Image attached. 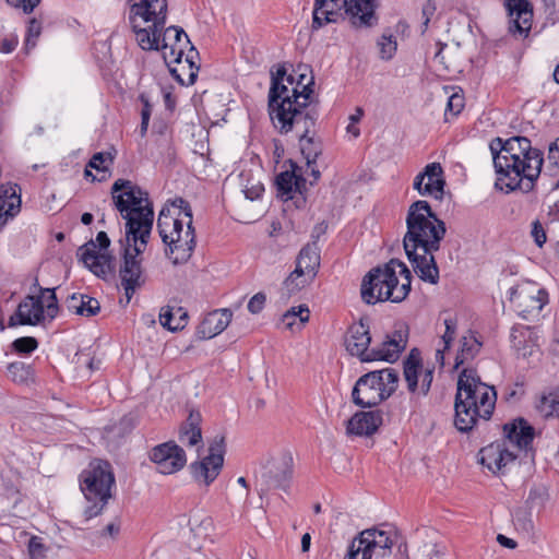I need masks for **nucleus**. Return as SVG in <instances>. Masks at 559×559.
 Returning a JSON list of instances; mask_svg holds the SVG:
<instances>
[{
  "mask_svg": "<svg viewBox=\"0 0 559 559\" xmlns=\"http://www.w3.org/2000/svg\"><path fill=\"white\" fill-rule=\"evenodd\" d=\"M407 230L403 246L408 261L418 277L429 284L439 282V267L435 252L440 249L447 228L427 201L411 204L406 216Z\"/></svg>",
  "mask_w": 559,
  "mask_h": 559,
  "instance_id": "obj_1",
  "label": "nucleus"
},
{
  "mask_svg": "<svg viewBox=\"0 0 559 559\" xmlns=\"http://www.w3.org/2000/svg\"><path fill=\"white\" fill-rule=\"evenodd\" d=\"M489 148L497 175L495 187L498 190L506 193L521 190L527 193L534 189L544 165V153L533 147L528 138H495Z\"/></svg>",
  "mask_w": 559,
  "mask_h": 559,
  "instance_id": "obj_2",
  "label": "nucleus"
},
{
  "mask_svg": "<svg viewBox=\"0 0 559 559\" xmlns=\"http://www.w3.org/2000/svg\"><path fill=\"white\" fill-rule=\"evenodd\" d=\"M111 198L115 207L127 221V246H140L144 250L154 222L148 193L130 180L118 179L111 187Z\"/></svg>",
  "mask_w": 559,
  "mask_h": 559,
  "instance_id": "obj_3",
  "label": "nucleus"
},
{
  "mask_svg": "<svg viewBox=\"0 0 559 559\" xmlns=\"http://www.w3.org/2000/svg\"><path fill=\"white\" fill-rule=\"evenodd\" d=\"M496 401L493 386L481 382L475 369L464 368L457 379L454 426L461 432H469L479 420L490 419Z\"/></svg>",
  "mask_w": 559,
  "mask_h": 559,
  "instance_id": "obj_4",
  "label": "nucleus"
},
{
  "mask_svg": "<svg viewBox=\"0 0 559 559\" xmlns=\"http://www.w3.org/2000/svg\"><path fill=\"white\" fill-rule=\"evenodd\" d=\"M313 78L298 90V85L288 88L285 84L278 83L275 93L272 86L269 92V109L271 119L282 133H288L300 123L305 129L313 128L319 117L318 106L312 104Z\"/></svg>",
  "mask_w": 559,
  "mask_h": 559,
  "instance_id": "obj_5",
  "label": "nucleus"
},
{
  "mask_svg": "<svg viewBox=\"0 0 559 559\" xmlns=\"http://www.w3.org/2000/svg\"><path fill=\"white\" fill-rule=\"evenodd\" d=\"M157 230L165 243V253L174 264L186 263L195 248L192 210L188 201L176 198L163 206L157 218Z\"/></svg>",
  "mask_w": 559,
  "mask_h": 559,
  "instance_id": "obj_6",
  "label": "nucleus"
},
{
  "mask_svg": "<svg viewBox=\"0 0 559 559\" xmlns=\"http://www.w3.org/2000/svg\"><path fill=\"white\" fill-rule=\"evenodd\" d=\"M412 274L406 264L391 259L371 269L362 278L360 295L368 305L379 301L402 302L411 292Z\"/></svg>",
  "mask_w": 559,
  "mask_h": 559,
  "instance_id": "obj_7",
  "label": "nucleus"
},
{
  "mask_svg": "<svg viewBox=\"0 0 559 559\" xmlns=\"http://www.w3.org/2000/svg\"><path fill=\"white\" fill-rule=\"evenodd\" d=\"M379 0H314L311 29L318 31L345 16L355 28H370L378 24L376 13Z\"/></svg>",
  "mask_w": 559,
  "mask_h": 559,
  "instance_id": "obj_8",
  "label": "nucleus"
},
{
  "mask_svg": "<svg viewBox=\"0 0 559 559\" xmlns=\"http://www.w3.org/2000/svg\"><path fill=\"white\" fill-rule=\"evenodd\" d=\"M167 0H139L130 8V24L135 40L143 50L158 48V39L166 24Z\"/></svg>",
  "mask_w": 559,
  "mask_h": 559,
  "instance_id": "obj_9",
  "label": "nucleus"
},
{
  "mask_svg": "<svg viewBox=\"0 0 559 559\" xmlns=\"http://www.w3.org/2000/svg\"><path fill=\"white\" fill-rule=\"evenodd\" d=\"M399 380V372L393 368L370 371L356 381L353 402L362 408L377 406L396 391Z\"/></svg>",
  "mask_w": 559,
  "mask_h": 559,
  "instance_id": "obj_10",
  "label": "nucleus"
},
{
  "mask_svg": "<svg viewBox=\"0 0 559 559\" xmlns=\"http://www.w3.org/2000/svg\"><path fill=\"white\" fill-rule=\"evenodd\" d=\"M393 540L377 527L360 532L349 544L345 559H382L390 556Z\"/></svg>",
  "mask_w": 559,
  "mask_h": 559,
  "instance_id": "obj_11",
  "label": "nucleus"
},
{
  "mask_svg": "<svg viewBox=\"0 0 559 559\" xmlns=\"http://www.w3.org/2000/svg\"><path fill=\"white\" fill-rule=\"evenodd\" d=\"M115 477L110 465L102 460L92 461L80 475V486L85 498L90 501L107 503Z\"/></svg>",
  "mask_w": 559,
  "mask_h": 559,
  "instance_id": "obj_12",
  "label": "nucleus"
},
{
  "mask_svg": "<svg viewBox=\"0 0 559 559\" xmlns=\"http://www.w3.org/2000/svg\"><path fill=\"white\" fill-rule=\"evenodd\" d=\"M225 438L215 437L210 443L209 454L190 464V472L195 481L211 485L219 475L224 464Z\"/></svg>",
  "mask_w": 559,
  "mask_h": 559,
  "instance_id": "obj_13",
  "label": "nucleus"
},
{
  "mask_svg": "<svg viewBox=\"0 0 559 559\" xmlns=\"http://www.w3.org/2000/svg\"><path fill=\"white\" fill-rule=\"evenodd\" d=\"M97 245L100 250H106L110 246V239L105 231L97 234L96 242L91 240L80 248L81 260L95 275L105 277L114 271V257L109 253L98 252Z\"/></svg>",
  "mask_w": 559,
  "mask_h": 559,
  "instance_id": "obj_14",
  "label": "nucleus"
},
{
  "mask_svg": "<svg viewBox=\"0 0 559 559\" xmlns=\"http://www.w3.org/2000/svg\"><path fill=\"white\" fill-rule=\"evenodd\" d=\"M143 249L140 246H126L123 249V263L120 266L119 276L121 286L124 289L127 302H130L133 294L144 284L142 276V254Z\"/></svg>",
  "mask_w": 559,
  "mask_h": 559,
  "instance_id": "obj_15",
  "label": "nucleus"
},
{
  "mask_svg": "<svg viewBox=\"0 0 559 559\" xmlns=\"http://www.w3.org/2000/svg\"><path fill=\"white\" fill-rule=\"evenodd\" d=\"M403 374L411 393L418 392L424 396L429 393L433 380V368H427L423 371V359L418 348L411 349L408 356L404 359Z\"/></svg>",
  "mask_w": 559,
  "mask_h": 559,
  "instance_id": "obj_16",
  "label": "nucleus"
},
{
  "mask_svg": "<svg viewBox=\"0 0 559 559\" xmlns=\"http://www.w3.org/2000/svg\"><path fill=\"white\" fill-rule=\"evenodd\" d=\"M292 169L280 173L275 179L277 195L284 201H292L296 209L305 207L307 203L306 197V179L297 174L298 166L290 163Z\"/></svg>",
  "mask_w": 559,
  "mask_h": 559,
  "instance_id": "obj_17",
  "label": "nucleus"
},
{
  "mask_svg": "<svg viewBox=\"0 0 559 559\" xmlns=\"http://www.w3.org/2000/svg\"><path fill=\"white\" fill-rule=\"evenodd\" d=\"M148 456L156 464L157 472L164 475L177 473L187 463L185 450L174 441L155 445Z\"/></svg>",
  "mask_w": 559,
  "mask_h": 559,
  "instance_id": "obj_18",
  "label": "nucleus"
},
{
  "mask_svg": "<svg viewBox=\"0 0 559 559\" xmlns=\"http://www.w3.org/2000/svg\"><path fill=\"white\" fill-rule=\"evenodd\" d=\"M190 39L183 28L179 26L165 27L158 39V48L162 50L163 59L169 67L171 63H179L185 53V49L190 45Z\"/></svg>",
  "mask_w": 559,
  "mask_h": 559,
  "instance_id": "obj_19",
  "label": "nucleus"
},
{
  "mask_svg": "<svg viewBox=\"0 0 559 559\" xmlns=\"http://www.w3.org/2000/svg\"><path fill=\"white\" fill-rule=\"evenodd\" d=\"M509 16V33L519 39L528 36L533 23V5L528 0H504Z\"/></svg>",
  "mask_w": 559,
  "mask_h": 559,
  "instance_id": "obj_20",
  "label": "nucleus"
},
{
  "mask_svg": "<svg viewBox=\"0 0 559 559\" xmlns=\"http://www.w3.org/2000/svg\"><path fill=\"white\" fill-rule=\"evenodd\" d=\"M509 16V33L519 39L528 36L533 23V5L528 0H504Z\"/></svg>",
  "mask_w": 559,
  "mask_h": 559,
  "instance_id": "obj_21",
  "label": "nucleus"
},
{
  "mask_svg": "<svg viewBox=\"0 0 559 559\" xmlns=\"http://www.w3.org/2000/svg\"><path fill=\"white\" fill-rule=\"evenodd\" d=\"M371 336L369 325L360 320L358 323L352 324L345 336V348L352 355L356 356L362 362L371 361Z\"/></svg>",
  "mask_w": 559,
  "mask_h": 559,
  "instance_id": "obj_22",
  "label": "nucleus"
},
{
  "mask_svg": "<svg viewBox=\"0 0 559 559\" xmlns=\"http://www.w3.org/2000/svg\"><path fill=\"white\" fill-rule=\"evenodd\" d=\"M510 300L516 302L523 318H526L528 314H538L542 311L544 306L548 304V293L544 288L538 287H531L520 292L512 287L510 288Z\"/></svg>",
  "mask_w": 559,
  "mask_h": 559,
  "instance_id": "obj_23",
  "label": "nucleus"
},
{
  "mask_svg": "<svg viewBox=\"0 0 559 559\" xmlns=\"http://www.w3.org/2000/svg\"><path fill=\"white\" fill-rule=\"evenodd\" d=\"M44 304L41 297L26 296L17 306L13 316L9 319V325H35L44 319Z\"/></svg>",
  "mask_w": 559,
  "mask_h": 559,
  "instance_id": "obj_24",
  "label": "nucleus"
},
{
  "mask_svg": "<svg viewBox=\"0 0 559 559\" xmlns=\"http://www.w3.org/2000/svg\"><path fill=\"white\" fill-rule=\"evenodd\" d=\"M515 459L516 455L501 442H492L479 451V463L493 474L504 473L508 464L514 462Z\"/></svg>",
  "mask_w": 559,
  "mask_h": 559,
  "instance_id": "obj_25",
  "label": "nucleus"
},
{
  "mask_svg": "<svg viewBox=\"0 0 559 559\" xmlns=\"http://www.w3.org/2000/svg\"><path fill=\"white\" fill-rule=\"evenodd\" d=\"M407 343V334L403 330H397L392 335H386L385 340L379 346L371 348V361L384 360L394 362Z\"/></svg>",
  "mask_w": 559,
  "mask_h": 559,
  "instance_id": "obj_26",
  "label": "nucleus"
},
{
  "mask_svg": "<svg viewBox=\"0 0 559 559\" xmlns=\"http://www.w3.org/2000/svg\"><path fill=\"white\" fill-rule=\"evenodd\" d=\"M382 424V414L379 411L357 412L347 421V435L371 436Z\"/></svg>",
  "mask_w": 559,
  "mask_h": 559,
  "instance_id": "obj_27",
  "label": "nucleus"
},
{
  "mask_svg": "<svg viewBox=\"0 0 559 559\" xmlns=\"http://www.w3.org/2000/svg\"><path fill=\"white\" fill-rule=\"evenodd\" d=\"M503 431L511 443H514L520 450L525 451L531 447L535 436L534 428L521 417L511 423H507L503 426Z\"/></svg>",
  "mask_w": 559,
  "mask_h": 559,
  "instance_id": "obj_28",
  "label": "nucleus"
},
{
  "mask_svg": "<svg viewBox=\"0 0 559 559\" xmlns=\"http://www.w3.org/2000/svg\"><path fill=\"white\" fill-rule=\"evenodd\" d=\"M17 185L7 183L0 186V227L5 225L21 210V195Z\"/></svg>",
  "mask_w": 559,
  "mask_h": 559,
  "instance_id": "obj_29",
  "label": "nucleus"
},
{
  "mask_svg": "<svg viewBox=\"0 0 559 559\" xmlns=\"http://www.w3.org/2000/svg\"><path fill=\"white\" fill-rule=\"evenodd\" d=\"M233 312L229 309H219L209 313L201 322L198 333L202 338H212L222 333L230 323Z\"/></svg>",
  "mask_w": 559,
  "mask_h": 559,
  "instance_id": "obj_30",
  "label": "nucleus"
},
{
  "mask_svg": "<svg viewBox=\"0 0 559 559\" xmlns=\"http://www.w3.org/2000/svg\"><path fill=\"white\" fill-rule=\"evenodd\" d=\"M202 416L199 411L191 409L187 419L180 425L178 439L188 447L202 444Z\"/></svg>",
  "mask_w": 559,
  "mask_h": 559,
  "instance_id": "obj_31",
  "label": "nucleus"
},
{
  "mask_svg": "<svg viewBox=\"0 0 559 559\" xmlns=\"http://www.w3.org/2000/svg\"><path fill=\"white\" fill-rule=\"evenodd\" d=\"M270 487L286 490L293 478V457L285 456L264 474Z\"/></svg>",
  "mask_w": 559,
  "mask_h": 559,
  "instance_id": "obj_32",
  "label": "nucleus"
},
{
  "mask_svg": "<svg viewBox=\"0 0 559 559\" xmlns=\"http://www.w3.org/2000/svg\"><path fill=\"white\" fill-rule=\"evenodd\" d=\"M425 179L424 193L433 197L436 200H442L444 193L445 181L443 178V169L439 163H430L424 168Z\"/></svg>",
  "mask_w": 559,
  "mask_h": 559,
  "instance_id": "obj_33",
  "label": "nucleus"
},
{
  "mask_svg": "<svg viewBox=\"0 0 559 559\" xmlns=\"http://www.w3.org/2000/svg\"><path fill=\"white\" fill-rule=\"evenodd\" d=\"M320 267V250L317 242L304 246L296 259V270L306 271L317 276Z\"/></svg>",
  "mask_w": 559,
  "mask_h": 559,
  "instance_id": "obj_34",
  "label": "nucleus"
},
{
  "mask_svg": "<svg viewBox=\"0 0 559 559\" xmlns=\"http://www.w3.org/2000/svg\"><path fill=\"white\" fill-rule=\"evenodd\" d=\"M295 129L299 134L301 153L307 160L308 167H310L316 164L318 156L321 154L320 144L314 142L313 136H309V133L314 129V127L308 128L306 131L305 124L300 123V126Z\"/></svg>",
  "mask_w": 559,
  "mask_h": 559,
  "instance_id": "obj_35",
  "label": "nucleus"
},
{
  "mask_svg": "<svg viewBox=\"0 0 559 559\" xmlns=\"http://www.w3.org/2000/svg\"><path fill=\"white\" fill-rule=\"evenodd\" d=\"M314 278L316 275L311 273L307 274L306 271L300 272V270L295 269L283 283V290H285L284 295L286 297H290L292 295L297 294L305 287L309 286Z\"/></svg>",
  "mask_w": 559,
  "mask_h": 559,
  "instance_id": "obj_36",
  "label": "nucleus"
},
{
  "mask_svg": "<svg viewBox=\"0 0 559 559\" xmlns=\"http://www.w3.org/2000/svg\"><path fill=\"white\" fill-rule=\"evenodd\" d=\"M480 347L481 343L474 335L462 337L461 350L455 357L454 368H459L465 361L474 359V357L479 353Z\"/></svg>",
  "mask_w": 559,
  "mask_h": 559,
  "instance_id": "obj_37",
  "label": "nucleus"
},
{
  "mask_svg": "<svg viewBox=\"0 0 559 559\" xmlns=\"http://www.w3.org/2000/svg\"><path fill=\"white\" fill-rule=\"evenodd\" d=\"M310 310L306 305H300L298 307H292L282 316V324L285 329L293 330L295 325H297V320H299V326L304 325L309 321Z\"/></svg>",
  "mask_w": 559,
  "mask_h": 559,
  "instance_id": "obj_38",
  "label": "nucleus"
},
{
  "mask_svg": "<svg viewBox=\"0 0 559 559\" xmlns=\"http://www.w3.org/2000/svg\"><path fill=\"white\" fill-rule=\"evenodd\" d=\"M178 313L180 314V320H178L175 324L173 323L175 312L174 309L170 307H167V309H163L159 313V322L160 324L168 329L169 331H178L185 328L188 319V313L183 311L182 308L177 309Z\"/></svg>",
  "mask_w": 559,
  "mask_h": 559,
  "instance_id": "obj_39",
  "label": "nucleus"
},
{
  "mask_svg": "<svg viewBox=\"0 0 559 559\" xmlns=\"http://www.w3.org/2000/svg\"><path fill=\"white\" fill-rule=\"evenodd\" d=\"M444 326L445 331L442 334L441 338L444 344L443 349H437L436 358L437 360H440L441 364H443V353L444 350L449 349L451 346V343L455 338L456 335V329H457V321L453 317H449L444 319Z\"/></svg>",
  "mask_w": 559,
  "mask_h": 559,
  "instance_id": "obj_40",
  "label": "nucleus"
},
{
  "mask_svg": "<svg viewBox=\"0 0 559 559\" xmlns=\"http://www.w3.org/2000/svg\"><path fill=\"white\" fill-rule=\"evenodd\" d=\"M8 376L17 383H26L33 378V369L22 361H14L8 366Z\"/></svg>",
  "mask_w": 559,
  "mask_h": 559,
  "instance_id": "obj_41",
  "label": "nucleus"
},
{
  "mask_svg": "<svg viewBox=\"0 0 559 559\" xmlns=\"http://www.w3.org/2000/svg\"><path fill=\"white\" fill-rule=\"evenodd\" d=\"M538 409L545 418L559 417V395L550 393L547 396H543Z\"/></svg>",
  "mask_w": 559,
  "mask_h": 559,
  "instance_id": "obj_42",
  "label": "nucleus"
},
{
  "mask_svg": "<svg viewBox=\"0 0 559 559\" xmlns=\"http://www.w3.org/2000/svg\"><path fill=\"white\" fill-rule=\"evenodd\" d=\"M415 559H444V547L437 543H425L417 549Z\"/></svg>",
  "mask_w": 559,
  "mask_h": 559,
  "instance_id": "obj_43",
  "label": "nucleus"
},
{
  "mask_svg": "<svg viewBox=\"0 0 559 559\" xmlns=\"http://www.w3.org/2000/svg\"><path fill=\"white\" fill-rule=\"evenodd\" d=\"M108 160L112 162V156L110 153L99 152L94 154L85 168V177H92V180H95V176L88 170V167L104 171L107 170V166L105 164Z\"/></svg>",
  "mask_w": 559,
  "mask_h": 559,
  "instance_id": "obj_44",
  "label": "nucleus"
},
{
  "mask_svg": "<svg viewBox=\"0 0 559 559\" xmlns=\"http://www.w3.org/2000/svg\"><path fill=\"white\" fill-rule=\"evenodd\" d=\"M378 47L380 49V58L382 60H390L396 52L397 44L393 35L383 34L378 40Z\"/></svg>",
  "mask_w": 559,
  "mask_h": 559,
  "instance_id": "obj_45",
  "label": "nucleus"
},
{
  "mask_svg": "<svg viewBox=\"0 0 559 559\" xmlns=\"http://www.w3.org/2000/svg\"><path fill=\"white\" fill-rule=\"evenodd\" d=\"M38 346V342L35 337L32 336H24L16 338L12 343V347L16 353L21 354H29L34 352Z\"/></svg>",
  "mask_w": 559,
  "mask_h": 559,
  "instance_id": "obj_46",
  "label": "nucleus"
},
{
  "mask_svg": "<svg viewBox=\"0 0 559 559\" xmlns=\"http://www.w3.org/2000/svg\"><path fill=\"white\" fill-rule=\"evenodd\" d=\"M242 191L247 199L254 201L262 195L264 186L259 180L248 179L247 183L243 186Z\"/></svg>",
  "mask_w": 559,
  "mask_h": 559,
  "instance_id": "obj_47",
  "label": "nucleus"
},
{
  "mask_svg": "<svg viewBox=\"0 0 559 559\" xmlns=\"http://www.w3.org/2000/svg\"><path fill=\"white\" fill-rule=\"evenodd\" d=\"M82 304H83L82 312L80 313V316L93 317V316H96L100 311V304L94 297L84 295Z\"/></svg>",
  "mask_w": 559,
  "mask_h": 559,
  "instance_id": "obj_48",
  "label": "nucleus"
},
{
  "mask_svg": "<svg viewBox=\"0 0 559 559\" xmlns=\"http://www.w3.org/2000/svg\"><path fill=\"white\" fill-rule=\"evenodd\" d=\"M41 32V24L36 19H32L27 26V36L25 40V46L35 47L36 39L39 37Z\"/></svg>",
  "mask_w": 559,
  "mask_h": 559,
  "instance_id": "obj_49",
  "label": "nucleus"
},
{
  "mask_svg": "<svg viewBox=\"0 0 559 559\" xmlns=\"http://www.w3.org/2000/svg\"><path fill=\"white\" fill-rule=\"evenodd\" d=\"M41 294L48 293V300L46 305V313L50 319H55L58 314V300L55 293V288H41Z\"/></svg>",
  "mask_w": 559,
  "mask_h": 559,
  "instance_id": "obj_50",
  "label": "nucleus"
},
{
  "mask_svg": "<svg viewBox=\"0 0 559 559\" xmlns=\"http://www.w3.org/2000/svg\"><path fill=\"white\" fill-rule=\"evenodd\" d=\"M464 107V98L459 94H453L448 98L445 116L451 114L457 116Z\"/></svg>",
  "mask_w": 559,
  "mask_h": 559,
  "instance_id": "obj_51",
  "label": "nucleus"
},
{
  "mask_svg": "<svg viewBox=\"0 0 559 559\" xmlns=\"http://www.w3.org/2000/svg\"><path fill=\"white\" fill-rule=\"evenodd\" d=\"M547 169L559 170V136L549 145Z\"/></svg>",
  "mask_w": 559,
  "mask_h": 559,
  "instance_id": "obj_52",
  "label": "nucleus"
},
{
  "mask_svg": "<svg viewBox=\"0 0 559 559\" xmlns=\"http://www.w3.org/2000/svg\"><path fill=\"white\" fill-rule=\"evenodd\" d=\"M531 236L539 248H542L547 240L546 230L538 219L532 223Z\"/></svg>",
  "mask_w": 559,
  "mask_h": 559,
  "instance_id": "obj_53",
  "label": "nucleus"
},
{
  "mask_svg": "<svg viewBox=\"0 0 559 559\" xmlns=\"http://www.w3.org/2000/svg\"><path fill=\"white\" fill-rule=\"evenodd\" d=\"M45 547L41 539L37 536H32L28 540V552L32 559H40L44 557Z\"/></svg>",
  "mask_w": 559,
  "mask_h": 559,
  "instance_id": "obj_54",
  "label": "nucleus"
},
{
  "mask_svg": "<svg viewBox=\"0 0 559 559\" xmlns=\"http://www.w3.org/2000/svg\"><path fill=\"white\" fill-rule=\"evenodd\" d=\"M84 298V294H72L66 299V307L67 309L75 314H79L82 312V300Z\"/></svg>",
  "mask_w": 559,
  "mask_h": 559,
  "instance_id": "obj_55",
  "label": "nucleus"
},
{
  "mask_svg": "<svg viewBox=\"0 0 559 559\" xmlns=\"http://www.w3.org/2000/svg\"><path fill=\"white\" fill-rule=\"evenodd\" d=\"M266 301V296L263 293H257L251 297V299L248 302V310L253 313H260L262 309L264 308Z\"/></svg>",
  "mask_w": 559,
  "mask_h": 559,
  "instance_id": "obj_56",
  "label": "nucleus"
},
{
  "mask_svg": "<svg viewBox=\"0 0 559 559\" xmlns=\"http://www.w3.org/2000/svg\"><path fill=\"white\" fill-rule=\"evenodd\" d=\"M436 12V5L431 0H426L423 4L421 15H423V33L427 31L428 24L430 22L431 16Z\"/></svg>",
  "mask_w": 559,
  "mask_h": 559,
  "instance_id": "obj_57",
  "label": "nucleus"
},
{
  "mask_svg": "<svg viewBox=\"0 0 559 559\" xmlns=\"http://www.w3.org/2000/svg\"><path fill=\"white\" fill-rule=\"evenodd\" d=\"M8 3L15 8H21L24 13H32L39 4L40 0H7Z\"/></svg>",
  "mask_w": 559,
  "mask_h": 559,
  "instance_id": "obj_58",
  "label": "nucleus"
},
{
  "mask_svg": "<svg viewBox=\"0 0 559 559\" xmlns=\"http://www.w3.org/2000/svg\"><path fill=\"white\" fill-rule=\"evenodd\" d=\"M286 69L284 66H280L275 73H272V92L275 93V91L278 88V83H282L286 76Z\"/></svg>",
  "mask_w": 559,
  "mask_h": 559,
  "instance_id": "obj_59",
  "label": "nucleus"
},
{
  "mask_svg": "<svg viewBox=\"0 0 559 559\" xmlns=\"http://www.w3.org/2000/svg\"><path fill=\"white\" fill-rule=\"evenodd\" d=\"M16 45V39L4 38L0 44V50L4 53H10L15 49Z\"/></svg>",
  "mask_w": 559,
  "mask_h": 559,
  "instance_id": "obj_60",
  "label": "nucleus"
},
{
  "mask_svg": "<svg viewBox=\"0 0 559 559\" xmlns=\"http://www.w3.org/2000/svg\"><path fill=\"white\" fill-rule=\"evenodd\" d=\"M424 180H425V175H424V170L421 173H419L415 179H414V183H413V188L415 190L418 191L419 194L421 195H427V193H424Z\"/></svg>",
  "mask_w": 559,
  "mask_h": 559,
  "instance_id": "obj_61",
  "label": "nucleus"
},
{
  "mask_svg": "<svg viewBox=\"0 0 559 559\" xmlns=\"http://www.w3.org/2000/svg\"><path fill=\"white\" fill-rule=\"evenodd\" d=\"M105 504L106 503H103V502H99V504L97 502H95L93 506L88 507L85 510L86 519H91V518L99 514Z\"/></svg>",
  "mask_w": 559,
  "mask_h": 559,
  "instance_id": "obj_62",
  "label": "nucleus"
},
{
  "mask_svg": "<svg viewBox=\"0 0 559 559\" xmlns=\"http://www.w3.org/2000/svg\"><path fill=\"white\" fill-rule=\"evenodd\" d=\"M497 542L507 548L514 549L516 547V542L512 538L507 537L503 534H498Z\"/></svg>",
  "mask_w": 559,
  "mask_h": 559,
  "instance_id": "obj_63",
  "label": "nucleus"
},
{
  "mask_svg": "<svg viewBox=\"0 0 559 559\" xmlns=\"http://www.w3.org/2000/svg\"><path fill=\"white\" fill-rule=\"evenodd\" d=\"M119 533V526L115 523H109L103 531V535H109L111 537L116 536Z\"/></svg>",
  "mask_w": 559,
  "mask_h": 559,
  "instance_id": "obj_64",
  "label": "nucleus"
}]
</instances>
